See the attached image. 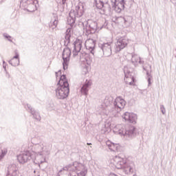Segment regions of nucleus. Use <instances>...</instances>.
<instances>
[{
  "mask_svg": "<svg viewBox=\"0 0 176 176\" xmlns=\"http://www.w3.org/2000/svg\"><path fill=\"white\" fill-rule=\"evenodd\" d=\"M57 86L58 87L56 90V97L59 98V100L67 98L68 94H69V84L68 83V80L65 75L60 76Z\"/></svg>",
  "mask_w": 176,
  "mask_h": 176,
  "instance_id": "f257e3e1",
  "label": "nucleus"
},
{
  "mask_svg": "<svg viewBox=\"0 0 176 176\" xmlns=\"http://www.w3.org/2000/svg\"><path fill=\"white\" fill-rule=\"evenodd\" d=\"M34 155H35V152L34 151H23L19 155H18V160L19 163L24 164V163H27L28 160L32 159V156H34Z\"/></svg>",
  "mask_w": 176,
  "mask_h": 176,
  "instance_id": "f03ea898",
  "label": "nucleus"
},
{
  "mask_svg": "<svg viewBox=\"0 0 176 176\" xmlns=\"http://www.w3.org/2000/svg\"><path fill=\"white\" fill-rule=\"evenodd\" d=\"M69 57H71V50L65 48L63 52V69H67V68H68V62L69 61Z\"/></svg>",
  "mask_w": 176,
  "mask_h": 176,
  "instance_id": "7ed1b4c3",
  "label": "nucleus"
},
{
  "mask_svg": "<svg viewBox=\"0 0 176 176\" xmlns=\"http://www.w3.org/2000/svg\"><path fill=\"white\" fill-rule=\"evenodd\" d=\"M83 43V41L80 38H76L74 43V50H73V55L78 56L79 53H80V50H82V44Z\"/></svg>",
  "mask_w": 176,
  "mask_h": 176,
  "instance_id": "20e7f679",
  "label": "nucleus"
},
{
  "mask_svg": "<svg viewBox=\"0 0 176 176\" xmlns=\"http://www.w3.org/2000/svg\"><path fill=\"white\" fill-rule=\"evenodd\" d=\"M113 3L114 10L117 13H120L123 9H124V0H111Z\"/></svg>",
  "mask_w": 176,
  "mask_h": 176,
  "instance_id": "39448f33",
  "label": "nucleus"
},
{
  "mask_svg": "<svg viewBox=\"0 0 176 176\" xmlns=\"http://www.w3.org/2000/svg\"><path fill=\"white\" fill-rule=\"evenodd\" d=\"M111 163L116 167V168L120 169L123 168V166H124L126 162H124V159L116 156L113 160H111Z\"/></svg>",
  "mask_w": 176,
  "mask_h": 176,
  "instance_id": "423d86ee",
  "label": "nucleus"
},
{
  "mask_svg": "<svg viewBox=\"0 0 176 176\" xmlns=\"http://www.w3.org/2000/svg\"><path fill=\"white\" fill-rule=\"evenodd\" d=\"M123 119L130 123H137V115L135 113H131L129 112H126L123 116Z\"/></svg>",
  "mask_w": 176,
  "mask_h": 176,
  "instance_id": "0eeeda50",
  "label": "nucleus"
},
{
  "mask_svg": "<svg viewBox=\"0 0 176 176\" xmlns=\"http://www.w3.org/2000/svg\"><path fill=\"white\" fill-rule=\"evenodd\" d=\"M85 47H87L88 50H90L92 54H94V53L93 52V50H94V48L96 47V41L91 38L85 41Z\"/></svg>",
  "mask_w": 176,
  "mask_h": 176,
  "instance_id": "6e6552de",
  "label": "nucleus"
},
{
  "mask_svg": "<svg viewBox=\"0 0 176 176\" xmlns=\"http://www.w3.org/2000/svg\"><path fill=\"white\" fill-rule=\"evenodd\" d=\"M129 43V40L126 38H122L120 39L118 43H117V51L118 52H120V50L124 49V47H126V46H127Z\"/></svg>",
  "mask_w": 176,
  "mask_h": 176,
  "instance_id": "1a4fd4ad",
  "label": "nucleus"
},
{
  "mask_svg": "<svg viewBox=\"0 0 176 176\" xmlns=\"http://www.w3.org/2000/svg\"><path fill=\"white\" fill-rule=\"evenodd\" d=\"M115 106L120 109H123L126 106V100L120 97H118L115 100Z\"/></svg>",
  "mask_w": 176,
  "mask_h": 176,
  "instance_id": "9d476101",
  "label": "nucleus"
},
{
  "mask_svg": "<svg viewBox=\"0 0 176 176\" xmlns=\"http://www.w3.org/2000/svg\"><path fill=\"white\" fill-rule=\"evenodd\" d=\"M124 82L126 85H129L131 86H134V85H135V80L134 79V76L131 74H126Z\"/></svg>",
  "mask_w": 176,
  "mask_h": 176,
  "instance_id": "9b49d317",
  "label": "nucleus"
},
{
  "mask_svg": "<svg viewBox=\"0 0 176 176\" xmlns=\"http://www.w3.org/2000/svg\"><path fill=\"white\" fill-rule=\"evenodd\" d=\"M19 57V53H17V52H15V55L10 60V64H11V65H12L13 67H17V65L20 64V58Z\"/></svg>",
  "mask_w": 176,
  "mask_h": 176,
  "instance_id": "f8f14e48",
  "label": "nucleus"
},
{
  "mask_svg": "<svg viewBox=\"0 0 176 176\" xmlns=\"http://www.w3.org/2000/svg\"><path fill=\"white\" fill-rule=\"evenodd\" d=\"M38 4V2H34V3H30V4L27 5V10L28 12H35L38 9L36 7V5Z\"/></svg>",
  "mask_w": 176,
  "mask_h": 176,
  "instance_id": "ddd939ff",
  "label": "nucleus"
},
{
  "mask_svg": "<svg viewBox=\"0 0 176 176\" xmlns=\"http://www.w3.org/2000/svg\"><path fill=\"white\" fill-rule=\"evenodd\" d=\"M109 149H111V151H113V152H116L120 149V144L111 143L109 145Z\"/></svg>",
  "mask_w": 176,
  "mask_h": 176,
  "instance_id": "4468645a",
  "label": "nucleus"
},
{
  "mask_svg": "<svg viewBox=\"0 0 176 176\" xmlns=\"http://www.w3.org/2000/svg\"><path fill=\"white\" fill-rule=\"evenodd\" d=\"M91 85L90 81H87L85 84L81 88V93L83 94H87V87Z\"/></svg>",
  "mask_w": 176,
  "mask_h": 176,
  "instance_id": "2eb2a0df",
  "label": "nucleus"
},
{
  "mask_svg": "<svg viewBox=\"0 0 176 176\" xmlns=\"http://www.w3.org/2000/svg\"><path fill=\"white\" fill-rule=\"evenodd\" d=\"M96 8L98 9H103L104 8V3L107 2L106 0H95Z\"/></svg>",
  "mask_w": 176,
  "mask_h": 176,
  "instance_id": "dca6fc26",
  "label": "nucleus"
},
{
  "mask_svg": "<svg viewBox=\"0 0 176 176\" xmlns=\"http://www.w3.org/2000/svg\"><path fill=\"white\" fill-rule=\"evenodd\" d=\"M134 131H135V127L131 126H128L126 128V131L125 132V134H127L128 135H131V134L134 133Z\"/></svg>",
  "mask_w": 176,
  "mask_h": 176,
  "instance_id": "f3484780",
  "label": "nucleus"
},
{
  "mask_svg": "<svg viewBox=\"0 0 176 176\" xmlns=\"http://www.w3.org/2000/svg\"><path fill=\"white\" fill-rule=\"evenodd\" d=\"M75 21H76L75 18L72 16H69L67 19V24H69L70 27H74L75 25Z\"/></svg>",
  "mask_w": 176,
  "mask_h": 176,
  "instance_id": "a211bd4d",
  "label": "nucleus"
},
{
  "mask_svg": "<svg viewBox=\"0 0 176 176\" xmlns=\"http://www.w3.org/2000/svg\"><path fill=\"white\" fill-rule=\"evenodd\" d=\"M34 2H38V0H21V3L22 5H29L30 3H34Z\"/></svg>",
  "mask_w": 176,
  "mask_h": 176,
  "instance_id": "6ab92c4d",
  "label": "nucleus"
},
{
  "mask_svg": "<svg viewBox=\"0 0 176 176\" xmlns=\"http://www.w3.org/2000/svg\"><path fill=\"white\" fill-rule=\"evenodd\" d=\"M6 153H8V151H3L2 149L0 148V160L1 159H2L3 156H5V155H6Z\"/></svg>",
  "mask_w": 176,
  "mask_h": 176,
  "instance_id": "aec40b11",
  "label": "nucleus"
},
{
  "mask_svg": "<svg viewBox=\"0 0 176 176\" xmlns=\"http://www.w3.org/2000/svg\"><path fill=\"white\" fill-rule=\"evenodd\" d=\"M84 69H86L85 71V74L89 72V71H90V69H91V67H90V65H89L86 68H84Z\"/></svg>",
  "mask_w": 176,
  "mask_h": 176,
  "instance_id": "412c9836",
  "label": "nucleus"
},
{
  "mask_svg": "<svg viewBox=\"0 0 176 176\" xmlns=\"http://www.w3.org/2000/svg\"><path fill=\"white\" fill-rule=\"evenodd\" d=\"M56 74V78H58V76H61V71H58Z\"/></svg>",
  "mask_w": 176,
  "mask_h": 176,
  "instance_id": "4be33fe9",
  "label": "nucleus"
},
{
  "mask_svg": "<svg viewBox=\"0 0 176 176\" xmlns=\"http://www.w3.org/2000/svg\"><path fill=\"white\" fill-rule=\"evenodd\" d=\"M7 76L8 78H10V75H9V74H7Z\"/></svg>",
  "mask_w": 176,
  "mask_h": 176,
  "instance_id": "5701e85b",
  "label": "nucleus"
},
{
  "mask_svg": "<svg viewBox=\"0 0 176 176\" xmlns=\"http://www.w3.org/2000/svg\"><path fill=\"white\" fill-rule=\"evenodd\" d=\"M65 1L67 0H63V3H65Z\"/></svg>",
  "mask_w": 176,
  "mask_h": 176,
  "instance_id": "b1692460",
  "label": "nucleus"
},
{
  "mask_svg": "<svg viewBox=\"0 0 176 176\" xmlns=\"http://www.w3.org/2000/svg\"><path fill=\"white\" fill-rule=\"evenodd\" d=\"M87 145H91V143H87Z\"/></svg>",
  "mask_w": 176,
  "mask_h": 176,
  "instance_id": "393cba45",
  "label": "nucleus"
}]
</instances>
